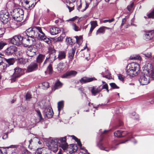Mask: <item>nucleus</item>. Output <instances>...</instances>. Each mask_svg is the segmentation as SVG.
Wrapping results in <instances>:
<instances>
[{"instance_id":"obj_1","label":"nucleus","mask_w":154,"mask_h":154,"mask_svg":"<svg viewBox=\"0 0 154 154\" xmlns=\"http://www.w3.org/2000/svg\"><path fill=\"white\" fill-rule=\"evenodd\" d=\"M66 136H65L59 138H54L53 139H48L47 145L54 152H56L57 151L58 146L65 149L68 146L66 142Z\"/></svg>"},{"instance_id":"obj_2","label":"nucleus","mask_w":154,"mask_h":154,"mask_svg":"<svg viewBox=\"0 0 154 154\" xmlns=\"http://www.w3.org/2000/svg\"><path fill=\"white\" fill-rule=\"evenodd\" d=\"M103 138L101 137L99 140L97 142V145L98 147L101 150H104L107 152H109L110 150L114 151L117 149L118 148V146L122 143H125L129 140H131L134 144L137 143V140L134 139L132 137H129L128 140H126L125 141L117 143L115 145H110L107 143L103 141Z\"/></svg>"},{"instance_id":"obj_3","label":"nucleus","mask_w":154,"mask_h":154,"mask_svg":"<svg viewBox=\"0 0 154 154\" xmlns=\"http://www.w3.org/2000/svg\"><path fill=\"white\" fill-rule=\"evenodd\" d=\"M140 70V66L138 63L133 62L128 64L126 69L127 76L130 78L137 76L139 73Z\"/></svg>"},{"instance_id":"obj_4","label":"nucleus","mask_w":154,"mask_h":154,"mask_svg":"<svg viewBox=\"0 0 154 154\" xmlns=\"http://www.w3.org/2000/svg\"><path fill=\"white\" fill-rule=\"evenodd\" d=\"M35 32L34 27L29 28L26 30L25 33L27 37L25 38L24 39L26 40L27 43L32 45L35 44V39L37 38V33Z\"/></svg>"},{"instance_id":"obj_5","label":"nucleus","mask_w":154,"mask_h":154,"mask_svg":"<svg viewBox=\"0 0 154 154\" xmlns=\"http://www.w3.org/2000/svg\"><path fill=\"white\" fill-rule=\"evenodd\" d=\"M35 32L37 33V38L41 41H43L47 44H49L51 40L47 37L43 32L42 28L39 26L34 27Z\"/></svg>"},{"instance_id":"obj_6","label":"nucleus","mask_w":154,"mask_h":154,"mask_svg":"<svg viewBox=\"0 0 154 154\" xmlns=\"http://www.w3.org/2000/svg\"><path fill=\"white\" fill-rule=\"evenodd\" d=\"M23 10L20 8L14 9L12 13L13 18L14 20L18 22H20L23 20Z\"/></svg>"},{"instance_id":"obj_7","label":"nucleus","mask_w":154,"mask_h":154,"mask_svg":"<svg viewBox=\"0 0 154 154\" xmlns=\"http://www.w3.org/2000/svg\"><path fill=\"white\" fill-rule=\"evenodd\" d=\"M10 19L9 14L7 11L4 10L1 11L0 20L3 23L6 24L8 23Z\"/></svg>"},{"instance_id":"obj_8","label":"nucleus","mask_w":154,"mask_h":154,"mask_svg":"<svg viewBox=\"0 0 154 154\" xmlns=\"http://www.w3.org/2000/svg\"><path fill=\"white\" fill-rule=\"evenodd\" d=\"M23 36L20 35H15L12 38L10 39V41L11 43L16 45H21L23 43Z\"/></svg>"},{"instance_id":"obj_9","label":"nucleus","mask_w":154,"mask_h":154,"mask_svg":"<svg viewBox=\"0 0 154 154\" xmlns=\"http://www.w3.org/2000/svg\"><path fill=\"white\" fill-rule=\"evenodd\" d=\"M14 72L11 78V82H15L17 78L22 75L24 72V70L19 67H16L14 69Z\"/></svg>"},{"instance_id":"obj_10","label":"nucleus","mask_w":154,"mask_h":154,"mask_svg":"<svg viewBox=\"0 0 154 154\" xmlns=\"http://www.w3.org/2000/svg\"><path fill=\"white\" fill-rule=\"evenodd\" d=\"M101 86L98 87L97 88H96L94 86L91 88V91L92 94L95 96L96 95L97 93L100 92L102 89H106L108 87V85L107 84L103 85L102 87Z\"/></svg>"},{"instance_id":"obj_11","label":"nucleus","mask_w":154,"mask_h":154,"mask_svg":"<svg viewBox=\"0 0 154 154\" xmlns=\"http://www.w3.org/2000/svg\"><path fill=\"white\" fill-rule=\"evenodd\" d=\"M138 80L140 84L142 85H147L150 82L149 77L143 73L140 75Z\"/></svg>"},{"instance_id":"obj_12","label":"nucleus","mask_w":154,"mask_h":154,"mask_svg":"<svg viewBox=\"0 0 154 154\" xmlns=\"http://www.w3.org/2000/svg\"><path fill=\"white\" fill-rule=\"evenodd\" d=\"M77 72L75 70H70L66 72L61 76V78L64 79H69L74 77L77 74Z\"/></svg>"},{"instance_id":"obj_13","label":"nucleus","mask_w":154,"mask_h":154,"mask_svg":"<svg viewBox=\"0 0 154 154\" xmlns=\"http://www.w3.org/2000/svg\"><path fill=\"white\" fill-rule=\"evenodd\" d=\"M17 51L16 47L13 46H10L5 51V54L8 55H11L15 54V52Z\"/></svg>"},{"instance_id":"obj_14","label":"nucleus","mask_w":154,"mask_h":154,"mask_svg":"<svg viewBox=\"0 0 154 154\" xmlns=\"http://www.w3.org/2000/svg\"><path fill=\"white\" fill-rule=\"evenodd\" d=\"M44 112L45 117L46 116L48 118H51L52 117L54 114L51 107L45 108L44 110Z\"/></svg>"},{"instance_id":"obj_15","label":"nucleus","mask_w":154,"mask_h":154,"mask_svg":"<svg viewBox=\"0 0 154 154\" xmlns=\"http://www.w3.org/2000/svg\"><path fill=\"white\" fill-rule=\"evenodd\" d=\"M38 68V64L35 63H32L27 67L26 72H29L36 70Z\"/></svg>"},{"instance_id":"obj_16","label":"nucleus","mask_w":154,"mask_h":154,"mask_svg":"<svg viewBox=\"0 0 154 154\" xmlns=\"http://www.w3.org/2000/svg\"><path fill=\"white\" fill-rule=\"evenodd\" d=\"M26 53L29 57H32L36 54V51L34 49L31 47L28 48L26 50Z\"/></svg>"},{"instance_id":"obj_17","label":"nucleus","mask_w":154,"mask_h":154,"mask_svg":"<svg viewBox=\"0 0 154 154\" xmlns=\"http://www.w3.org/2000/svg\"><path fill=\"white\" fill-rule=\"evenodd\" d=\"M97 79L94 77L89 78L85 77L82 78L80 81L82 83H85L88 82H91L94 80H96Z\"/></svg>"},{"instance_id":"obj_18","label":"nucleus","mask_w":154,"mask_h":154,"mask_svg":"<svg viewBox=\"0 0 154 154\" xmlns=\"http://www.w3.org/2000/svg\"><path fill=\"white\" fill-rule=\"evenodd\" d=\"M60 29L57 27H52L50 29V32L52 35H56L60 33Z\"/></svg>"},{"instance_id":"obj_19","label":"nucleus","mask_w":154,"mask_h":154,"mask_svg":"<svg viewBox=\"0 0 154 154\" xmlns=\"http://www.w3.org/2000/svg\"><path fill=\"white\" fill-rule=\"evenodd\" d=\"M3 60V58L0 56V69L2 70V72H5L8 66L7 64L2 62Z\"/></svg>"},{"instance_id":"obj_20","label":"nucleus","mask_w":154,"mask_h":154,"mask_svg":"<svg viewBox=\"0 0 154 154\" xmlns=\"http://www.w3.org/2000/svg\"><path fill=\"white\" fill-rule=\"evenodd\" d=\"M58 57L56 59H58L59 60H61L65 58L66 57V51H59L58 52Z\"/></svg>"},{"instance_id":"obj_21","label":"nucleus","mask_w":154,"mask_h":154,"mask_svg":"<svg viewBox=\"0 0 154 154\" xmlns=\"http://www.w3.org/2000/svg\"><path fill=\"white\" fill-rule=\"evenodd\" d=\"M63 84L59 81H57L55 83L54 87H52V91H54L56 89H59L61 88Z\"/></svg>"},{"instance_id":"obj_22","label":"nucleus","mask_w":154,"mask_h":154,"mask_svg":"<svg viewBox=\"0 0 154 154\" xmlns=\"http://www.w3.org/2000/svg\"><path fill=\"white\" fill-rule=\"evenodd\" d=\"M91 25V27L90 29L89 34H91L94 29L97 26L96 21H91L90 23Z\"/></svg>"},{"instance_id":"obj_23","label":"nucleus","mask_w":154,"mask_h":154,"mask_svg":"<svg viewBox=\"0 0 154 154\" xmlns=\"http://www.w3.org/2000/svg\"><path fill=\"white\" fill-rule=\"evenodd\" d=\"M154 35L151 32H146L144 36V39L146 40H151L153 37Z\"/></svg>"},{"instance_id":"obj_24","label":"nucleus","mask_w":154,"mask_h":154,"mask_svg":"<svg viewBox=\"0 0 154 154\" xmlns=\"http://www.w3.org/2000/svg\"><path fill=\"white\" fill-rule=\"evenodd\" d=\"M45 55L42 54H39L36 58L37 62L40 64L45 59Z\"/></svg>"},{"instance_id":"obj_25","label":"nucleus","mask_w":154,"mask_h":154,"mask_svg":"<svg viewBox=\"0 0 154 154\" xmlns=\"http://www.w3.org/2000/svg\"><path fill=\"white\" fill-rule=\"evenodd\" d=\"M108 28L105 26H102L97 31L96 35H100L103 34L105 32L106 29H108Z\"/></svg>"},{"instance_id":"obj_26","label":"nucleus","mask_w":154,"mask_h":154,"mask_svg":"<svg viewBox=\"0 0 154 154\" xmlns=\"http://www.w3.org/2000/svg\"><path fill=\"white\" fill-rule=\"evenodd\" d=\"M75 47L72 48L68 52V57L71 60H72L74 56L75 52Z\"/></svg>"},{"instance_id":"obj_27","label":"nucleus","mask_w":154,"mask_h":154,"mask_svg":"<svg viewBox=\"0 0 154 154\" xmlns=\"http://www.w3.org/2000/svg\"><path fill=\"white\" fill-rule=\"evenodd\" d=\"M101 75L103 77H105L107 79H110L111 78V75L109 73L108 70L106 71L105 72H102Z\"/></svg>"},{"instance_id":"obj_28","label":"nucleus","mask_w":154,"mask_h":154,"mask_svg":"<svg viewBox=\"0 0 154 154\" xmlns=\"http://www.w3.org/2000/svg\"><path fill=\"white\" fill-rule=\"evenodd\" d=\"M58 109L59 114L60 111L63 108L64 106V101L63 100L60 101L58 103Z\"/></svg>"},{"instance_id":"obj_29","label":"nucleus","mask_w":154,"mask_h":154,"mask_svg":"<svg viewBox=\"0 0 154 154\" xmlns=\"http://www.w3.org/2000/svg\"><path fill=\"white\" fill-rule=\"evenodd\" d=\"M39 86L43 89H46L48 88L49 85L48 82H45L39 84Z\"/></svg>"},{"instance_id":"obj_30","label":"nucleus","mask_w":154,"mask_h":154,"mask_svg":"<svg viewBox=\"0 0 154 154\" xmlns=\"http://www.w3.org/2000/svg\"><path fill=\"white\" fill-rule=\"evenodd\" d=\"M27 62H29L28 59L23 58H20L18 60V63L21 65H24Z\"/></svg>"},{"instance_id":"obj_31","label":"nucleus","mask_w":154,"mask_h":154,"mask_svg":"<svg viewBox=\"0 0 154 154\" xmlns=\"http://www.w3.org/2000/svg\"><path fill=\"white\" fill-rule=\"evenodd\" d=\"M47 58H48V59H50L51 63H52L56 59L55 55L51 54L48 55Z\"/></svg>"},{"instance_id":"obj_32","label":"nucleus","mask_w":154,"mask_h":154,"mask_svg":"<svg viewBox=\"0 0 154 154\" xmlns=\"http://www.w3.org/2000/svg\"><path fill=\"white\" fill-rule=\"evenodd\" d=\"M4 59L5 60L9 65H13L14 63V59L13 58H9L8 59L4 58Z\"/></svg>"},{"instance_id":"obj_33","label":"nucleus","mask_w":154,"mask_h":154,"mask_svg":"<svg viewBox=\"0 0 154 154\" xmlns=\"http://www.w3.org/2000/svg\"><path fill=\"white\" fill-rule=\"evenodd\" d=\"M75 38H76L77 43L79 45H80L82 42V36H76L75 37Z\"/></svg>"},{"instance_id":"obj_34","label":"nucleus","mask_w":154,"mask_h":154,"mask_svg":"<svg viewBox=\"0 0 154 154\" xmlns=\"http://www.w3.org/2000/svg\"><path fill=\"white\" fill-rule=\"evenodd\" d=\"M122 130H118L116 131L114 133L115 136L117 137H121Z\"/></svg>"},{"instance_id":"obj_35","label":"nucleus","mask_w":154,"mask_h":154,"mask_svg":"<svg viewBox=\"0 0 154 154\" xmlns=\"http://www.w3.org/2000/svg\"><path fill=\"white\" fill-rule=\"evenodd\" d=\"M66 42L67 45H72L74 43L72 41V39L70 37L67 38L66 40Z\"/></svg>"},{"instance_id":"obj_36","label":"nucleus","mask_w":154,"mask_h":154,"mask_svg":"<svg viewBox=\"0 0 154 154\" xmlns=\"http://www.w3.org/2000/svg\"><path fill=\"white\" fill-rule=\"evenodd\" d=\"M130 117L134 120H137L139 119L138 115L134 112L130 115Z\"/></svg>"},{"instance_id":"obj_37","label":"nucleus","mask_w":154,"mask_h":154,"mask_svg":"<svg viewBox=\"0 0 154 154\" xmlns=\"http://www.w3.org/2000/svg\"><path fill=\"white\" fill-rule=\"evenodd\" d=\"M65 68L64 63H60L58 65V69L60 71L63 70Z\"/></svg>"},{"instance_id":"obj_38","label":"nucleus","mask_w":154,"mask_h":154,"mask_svg":"<svg viewBox=\"0 0 154 154\" xmlns=\"http://www.w3.org/2000/svg\"><path fill=\"white\" fill-rule=\"evenodd\" d=\"M7 6L9 7H13L14 6V0H11L8 1L7 4Z\"/></svg>"},{"instance_id":"obj_39","label":"nucleus","mask_w":154,"mask_h":154,"mask_svg":"<svg viewBox=\"0 0 154 154\" xmlns=\"http://www.w3.org/2000/svg\"><path fill=\"white\" fill-rule=\"evenodd\" d=\"M121 133V137L125 136L127 135L128 137L129 138V137L131 135V134L128 133V132L126 131H122Z\"/></svg>"},{"instance_id":"obj_40","label":"nucleus","mask_w":154,"mask_h":154,"mask_svg":"<svg viewBox=\"0 0 154 154\" xmlns=\"http://www.w3.org/2000/svg\"><path fill=\"white\" fill-rule=\"evenodd\" d=\"M36 4V2H35V3H32V2L30 1L29 5L28 6H27V7L29 9L31 10L34 7Z\"/></svg>"},{"instance_id":"obj_41","label":"nucleus","mask_w":154,"mask_h":154,"mask_svg":"<svg viewBox=\"0 0 154 154\" xmlns=\"http://www.w3.org/2000/svg\"><path fill=\"white\" fill-rule=\"evenodd\" d=\"M147 102L148 103H154V96L152 97H149L147 100Z\"/></svg>"},{"instance_id":"obj_42","label":"nucleus","mask_w":154,"mask_h":154,"mask_svg":"<svg viewBox=\"0 0 154 154\" xmlns=\"http://www.w3.org/2000/svg\"><path fill=\"white\" fill-rule=\"evenodd\" d=\"M7 44L4 41H1L0 42V50L3 49V47Z\"/></svg>"},{"instance_id":"obj_43","label":"nucleus","mask_w":154,"mask_h":154,"mask_svg":"<svg viewBox=\"0 0 154 154\" xmlns=\"http://www.w3.org/2000/svg\"><path fill=\"white\" fill-rule=\"evenodd\" d=\"M49 54L55 55L56 50L53 48H51L49 49Z\"/></svg>"},{"instance_id":"obj_44","label":"nucleus","mask_w":154,"mask_h":154,"mask_svg":"<svg viewBox=\"0 0 154 154\" xmlns=\"http://www.w3.org/2000/svg\"><path fill=\"white\" fill-rule=\"evenodd\" d=\"M18 146V145H11L9 146H7L5 147V148L7 149H9V148H13L14 149V150L15 151H16V150Z\"/></svg>"},{"instance_id":"obj_45","label":"nucleus","mask_w":154,"mask_h":154,"mask_svg":"<svg viewBox=\"0 0 154 154\" xmlns=\"http://www.w3.org/2000/svg\"><path fill=\"white\" fill-rule=\"evenodd\" d=\"M110 86L113 89H119V87L114 83H111L109 84Z\"/></svg>"},{"instance_id":"obj_46","label":"nucleus","mask_w":154,"mask_h":154,"mask_svg":"<svg viewBox=\"0 0 154 154\" xmlns=\"http://www.w3.org/2000/svg\"><path fill=\"white\" fill-rule=\"evenodd\" d=\"M147 16L149 18H154V9L151 13L148 14Z\"/></svg>"},{"instance_id":"obj_47","label":"nucleus","mask_w":154,"mask_h":154,"mask_svg":"<svg viewBox=\"0 0 154 154\" xmlns=\"http://www.w3.org/2000/svg\"><path fill=\"white\" fill-rule=\"evenodd\" d=\"M73 29L75 31H79V27L77 26L76 24L73 23L72 24Z\"/></svg>"},{"instance_id":"obj_48","label":"nucleus","mask_w":154,"mask_h":154,"mask_svg":"<svg viewBox=\"0 0 154 154\" xmlns=\"http://www.w3.org/2000/svg\"><path fill=\"white\" fill-rule=\"evenodd\" d=\"M47 70L49 71V73L51 74L52 71V65L50 64L47 67Z\"/></svg>"},{"instance_id":"obj_49","label":"nucleus","mask_w":154,"mask_h":154,"mask_svg":"<svg viewBox=\"0 0 154 154\" xmlns=\"http://www.w3.org/2000/svg\"><path fill=\"white\" fill-rule=\"evenodd\" d=\"M2 138L4 140H5L8 138V133H3L2 135Z\"/></svg>"},{"instance_id":"obj_50","label":"nucleus","mask_w":154,"mask_h":154,"mask_svg":"<svg viewBox=\"0 0 154 154\" xmlns=\"http://www.w3.org/2000/svg\"><path fill=\"white\" fill-rule=\"evenodd\" d=\"M31 98V95L30 94L27 92L26 95V99L27 100H29Z\"/></svg>"},{"instance_id":"obj_51","label":"nucleus","mask_w":154,"mask_h":154,"mask_svg":"<svg viewBox=\"0 0 154 154\" xmlns=\"http://www.w3.org/2000/svg\"><path fill=\"white\" fill-rule=\"evenodd\" d=\"M5 32V29L3 28L0 27V36L1 35L2 37Z\"/></svg>"},{"instance_id":"obj_52","label":"nucleus","mask_w":154,"mask_h":154,"mask_svg":"<svg viewBox=\"0 0 154 154\" xmlns=\"http://www.w3.org/2000/svg\"><path fill=\"white\" fill-rule=\"evenodd\" d=\"M35 111L37 112L38 116L39 117L40 120H41L42 119V117L40 110H36Z\"/></svg>"},{"instance_id":"obj_53","label":"nucleus","mask_w":154,"mask_h":154,"mask_svg":"<svg viewBox=\"0 0 154 154\" xmlns=\"http://www.w3.org/2000/svg\"><path fill=\"white\" fill-rule=\"evenodd\" d=\"M150 76L154 79V69H152L150 71Z\"/></svg>"},{"instance_id":"obj_54","label":"nucleus","mask_w":154,"mask_h":154,"mask_svg":"<svg viewBox=\"0 0 154 154\" xmlns=\"http://www.w3.org/2000/svg\"><path fill=\"white\" fill-rule=\"evenodd\" d=\"M118 77L119 80L122 82L124 81V76L123 75L120 74L119 75Z\"/></svg>"},{"instance_id":"obj_55","label":"nucleus","mask_w":154,"mask_h":154,"mask_svg":"<svg viewBox=\"0 0 154 154\" xmlns=\"http://www.w3.org/2000/svg\"><path fill=\"white\" fill-rule=\"evenodd\" d=\"M49 15L52 18H54L56 17V15L52 11H50Z\"/></svg>"},{"instance_id":"obj_56","label":"nucleus","mask_w":154,"mask_h":154,"mask_svg":"<svg viewBox=\"0 0 154 154\" xmlns=\"http://www.w3.org/2000/svg\"><path fill=\"white\" fill-rule=\"evenodd\" d=\"M114 20V18H112L110 20H105L103 21V22L104 23H106L107 22H109V23H111L113 22Z\"/></svg>"},{"instance_id":"obj_57","label":"nucleus","mask_w":154,"mask_h":154,"mask_svg":"<svg viewBox=\"0 0 154 154\" xmlns=\"http://www.w3.org/2000/svg\"><path fill=\"white\" fill-rule=\"evenodd\" d=\"M63 2H65L69 4L72 3L74 2L76 0H62Z\"/></svg>"},{"instance_id":"obj_58","label":"nucleus","mask_w":154,"mask_h":154,"mask_svg":"<svg viewBox=\"0 0 154 154\" xmlns=\"http://www.w3.org/2000/svg\"><path fill=\"white\" fill-rule=\"evenodd\" d=\"M133 3H132L130 5L128 6L127 7L128 10L129 11H130L131 10V9L133 8Z\"/></svg>"},{"instance_id":"obj_59","label":"nucleus","mask_w":154,"mask_h":154,"mask_svg":"<svg viewBox=\"0 0 154 154\" xmlns=\"http://www.w3.org/2000/svg\"><path fill=\"white\" fill-rule=\"evenodd\" d=\"M145 56L148 58H150L151 57V53L150 52H148L145 53L144 54Z\"/></svg>"},{"instance_id":"obj_60","label":"nucleus","mask_w":154,"mask_h":154,"mask_svg":"<svg viewBox=\"0 0 154 154\" xmlns=\"http://www.w3.org/2000/svg\"><path fill=\"white\" fill-rule=\"evenodd\" d=\"M141 57L139 55H136L135 57H132L131 59H135L136 60H140L141 59Z\"/></svg>"},{"instance_id":"obj_61","label":"nucleus","mask_w":154,"mask_h":154,"mask_svg":"<svg viewBox=\"0 0 154 154\" xmlns=\"http://www.w3.org/2000/svg\"><path fill=\"white\" fill-rule=\"evenodd\" d=\"M75 141H76L78 145H79V146L80 147H81L82 146V144H81V141L79 139H78L77 138V140L75 139Z\"/></svg>"},{"instance_id":"obj_62","label":"nucleus","mask_w":154,"mask_h":154,"mask_svg":"<svg viewBox=\"0 0 154 154\" xmlns=\"http://www.w3.org/2000/svg\"><path fill=\"white\" fill-rule=\"evenodd\" d=\"M30 1H29L26 0H23V1L22 2V3H24L26 4V6L27 7V6H28L29 5V4L30 2Z\"/></svg>"},{"instance_id":"obj_63","label":"nucleus","mask_w":154,"mask_h":154,"mask_svg":"<svg viewBox=\"0 0 154 154\" xmlns=\"http://www.w3.org/2000/svg\"><path fill=\"white\" fill-rule=\"evenodd\" d=\"M63 38L62 36H60L58 37L57 38V41H59V42H60L63 40Z\"/></svg>"},{"instance_id":"obj_64","label":"nucleus","mask_w":154,"mask_h":154,"mask_svg":"<svg viewBox=\"0 0 154 154\" xmlns=\"http://www.w3.org/2000/svg\"><path fill=\"white\" fill-rule=\"evenodd\" d=\"M88 5L86 3V6L82 10H81V11L82 12H83L84 11H85L86 9L88 8Z\"/></svg>"}]
</instances>
